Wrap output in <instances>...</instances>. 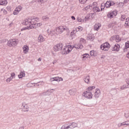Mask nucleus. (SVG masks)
Listing matches in <instances>:
<instances>
[{"mask_svg":"<svg viewBox=\"0 0 129 129\" xmlns=\"http://www.w3.org/2000/svg\"><path fill=\"white\" fill-rule=\"evenodd\" d=\"M3 12H4V15H7V12L6 10H4Z\"/></svg>","mask_w":129,"mask_h":129,"instance_id":"nucleus-52","label":"nucleus"},{"mask_svg":"<svg viewBox=\"0 0 129 129\" xmlns=\"http://www.w3.org/2000/svg\"><path fill=\"white\" fill-rule=\"evenodd\" d=\"M8 4L7 0H0V6H6Z\"/></svg>","mask_w":129,"mask_h":129,"instance_id":"nucleus-25","label":"nucleus"},{"mask_svg":"<svg viewBox=\"0 0 129 129\" xmlns=\"http://www.w3.org/2000/svg\"><path fill=\"white\" fill-rule=\"evenodd\" d=\"M42 95H43L44 96H46L47 95H49V94H48V92L46 91V92L42 93Z\"/></svg>","mask_w":129,"mask_h":129,"instance_id":"nucleus-41","label":"nucleus"},{"mask_svg":"<svg viewBox=\"0 0 129 129\" xmlns=\"http://www.w3.org/2000/svg\"><path fill=\"white\" fill-rule=\"evenodd\" d=\"M19 13H20L19 11H18L17 10L15 9V11L13 12V15H18Z\"/></svg>","mask_w":129,"mask_h":129,"instance_id":"nucleus-39","label":"nucleus"},{"mask_svg":"<svg viewBox=\"0 0 129 129\" xmlns=\"http://www.w3.org/2000/svg\"><path fill=\"white\" fill-rule=\"evenodd\" d=\"M38 3H39L40 5H42V4H44V0H37Z\"/></svg>","mask_w":129,"mask_h":129,"instance_id":"nucleus-42","label":"nucleus"},{"mask_svg":"<svg viewBox=\"0 0 129 129\" xmlns=\"http://www.w3.org/2000/svg\"><path fill=\"white\" fill-rule=\"evenodd\" d=\"M11 24H12V23H11V24H10V26H11Z\"/></svg>","mask_w":129,"mask_h":129,"instance_id":"nucleus-62","label":"nucleus"},{"mask_svg":"<svg viewBox=\"0 0 129 129\" xmlns=\"http://www.w3.org/2000/svg\"><path fill=\"white\" fill-rule=\"evenodd\" d=\"M72 20H75V17L72 16Z\"/></svg>","mask_w":129,"mask_h":129,"instance_id":"nucleus-55","label":"nucleus"},{"mask_svg":"<svg viewBox=\"0 0 129 129\" xmlns=\"http://www.w3.org/2000/svg\"><path fill=\"white\" fill-rule=\"evenodd\" d=\"M129 2V0H124V4H127V2Z\"/></svg>","mask_w":129,"mask_h":129,"instance_id":"nucleus-53","label":"nucleus"},{"mask_svg":"<svg viewBox=\"0 0 129 129\" xmlns=\"http://www.w3.org/2000/svg\"><path fill=\"white\" fill-rule=\"evenodd\" d=\"M75 92H76V89H71L69 91V93L70 95H74V94H75Z\"/></svg>","mask_w":129,"mask_h":129,"instance_id":"nucleus-22","label":"nucleus"},{"mask_svg":"<svg viewBox=\"0 0 129 129\" xmlns=\"http://www.w3.org/2000/svg\"><path fill=\"white\" fill-rule=\"evenodd\" d=\"M110 41H113L115 40L117 43L120 42V38L118 35H113L110 38Z\"/></svg>","mask_w":129,"mask_h":129,"instance_id":"nucleus-10","label":"nucleus"},{"mask_svg":"<svg viewBox=\"0 0 129 129\" xmlns=\"http://www.w3.org/2000/svg\"><path fill=\"white\" fill-rule=\"evenodd\" d=\"M8 79H10V81H12V79H13V78H12V77L9 78Z\"/></svg>","mask_w":129,"mask_h":129,"instance_id":"nucleus-57","label":"nucleus"},{"mask_svg":"<svg viewBox=\"0 0 129 129\" xmlns=\"http://www.w3.org/2000/svg\"><path fill=\"white\" fill-rule=\"evenodd\" d=\"M120 20L121 21H124V20H125V15H121Z\"/></svg>","mask_w":129,"mask_h":129,"instance_id":"nucleus-38","label":"nucleus"},{"mask_svg":"<svg viewBox=\"0 0 129 129\" xmlns=\"http://www.w3.org/2000/svg\"><path fill=\"white\" fill-rule=\"evenodd\" d=\"M3 43V40H0V44H2Z\"/></svg>","mask_w":129,"mask_h":129,"instance_id":"nucleus-59","label":"nucleus"},{"mask_svg":"<svg viewBox=\"0 0 129 129\" xmlns=\"http://www.w3.org/2000/svg\"><path fill=\"white\" fill-rule=\"evenodd\" d=\"M128 122H129V121H128ZM128 123H129V122H128Z\"/></svg>","mask_w":129,"mask_h":129,"instance_id":"nucleus-64","label":"nucleus"},{"mask_svg":"<svg viewBox=\"0 0 129 129\" xmlns=\"http://www.w3.org/2000/svg\"><path fill=\"white\" fill-rule=\"evenodd\" d=\"M38 61H42V58H38Z\"/></svg>","mask_w":129,"mask_h":129,"instance_id":"nucleus-56","label":"nucleus"},{"mask_svg":"<svg viewBox=\"0 0 129 129\" xmlns=\"http://www.w3.org/2000/svg\"><path fill=\"white\" fill-rule=\"evenodd\" d=\"M110 47V45H109V43L105 42L101 45V49L103 51H108V49H109Z\"/></svg>","mask_w":129,"mask_h":129,"instance_id":"nucleus-8","label":"nucleus"},{"mask_svg":"<svg viewBox=\"0 0 129 129\" xmlns=\"http://www.w3.org/2000/svg\"><path fill=\"white\" fill-rule=\"evenodd\" d=\"M16 10H17V11L18 12H21V11H22V9H23V7H22V6H18V7L17 8H16Z\"/></svg>","mask_w":129,"mask_h":129,"instance_id":"nucleus-36","label":"nucleus"},{"mask_svg":"<svg viewBox=\"0 0 129 129\" xmlns=\"http://www.w3.org/2000/svg\"><path fill=\"white\" fill-rule=\"evenodd\" d=\"M18 43H19L18 39H11L8 41L7 45L9 47H13L17 46V45H18Z\"/></svg>","mask_w":129,"mask_h":129,"instance_id":"nucleus-7","label":"nucleus"},{"mask_svg":"<svg viewBox=\"0 0 129 129\" xmlns=\"http://www.w3.org/2000/svg\"><path fill=\"white\" fill-rule=\"evenodd\" d=\"M76 29L78 32H81V31L83 30V28L81 26H79L78 28H76Z\"/></svg>","mask_w":129,"mask_h":129,"instance_id":"nucleus-34","label":"nucleus"},{"mask_svg":"<svg viewBox=\"0 0 129 129\" xmlns=\"http://www.w3.org/2000/svg\"><path fill=\"white\" fill-rule=\"evenodd\" d=\"M37 86H40L41 85V82H39L37 83H36Z\"/></svg>","mask_w":129,"mask_h":129,"instance_id":"nucleus-50","label":"nucleus"},{"mask_svg":"<svg viewBox=\"0 0 129 129\" xmlns=\"http://www.w3.org/2000/svg\"><path fill=\"white\" fill-rule=\"evenodd\" d=\"M116 6H117V7L120 8L121 7H123V3H114V2H113L112 1H107L106 3L104 4V8H110V7H115Z\"/></svg>","mask_w":129,"mask_h":129,"instance_id":"nucleus-4","label":"nucleus"},{"mask_svg":"<svg viewBox=\"0 0 129 129\" xmlns=\"http://www.w3.org/2000/svg\"><path fill=\"white\" fill-rule=\"evenodd\" d=\"M6 81H7V82H8V83H9L11 82V79L8 78V79L6 80Z\"/></svg>","mask_w":129,"mask_h":129,"instance_id":"nucleus-51","label":"nucleus"},{"mask_svg":"<svg viewBox=\"0 0 129 129\" xmlns=\"http://www.w3.org/2000/svg\"><path fill=\"white\" fill-rule=\"evenodd\" d=\"M95 89V86H90L88 88V90L83 93V96H84L88 99H91L93 96V90Z\"/></svg>","mask_w":129,"mask_h":129,"instance_id":"nucleus-3","label":"nucleus"},{"mask_svg":"<svg viewBox=\"0 0 129 129\" xmlns=\"http://www.w3.org/2000/svg\"><path fill=\"white\" fill-rule=\"evenodd\" d=\"M74 47H75L74 45L72 46L71 45L66 46L61 52L62 55H67V54H69V53L72 51Z\"/></svg>","mask_w":129,"mask_h":129,"instance_id":"nucleus-5","label":"nucleus"},{"mask_svg":"<svg viewBox=\"0 0 129 129\" xmlns=\"http://www.w3.org/2000/svg\"><path fill=\"white\" fill-rule=\"evenodd\" d=\"M87 40H90V41H93L94 40V36L92 34H89L87 36Z\"/></svg>","mask_w":129,"mask_h":129,"instance_id":"nucleus-26","label":"nucleus"},{"mask_svg":"<svg viewBox=\"0 0 129 129\" xmlns=\"http://www.w3.org/2000/svg\"><path fill=\"white\" fill-rule=\"evenodd\" d=\"M119 48H120V46L118 44H116L114 45V47L112 48V51L113 52H117L119 51Z\"/></svg>","mask_w":129,"mask_h":129,"instance_id":"nucleus-15","label":"nucleus"},{"mask_svg":"<svg viewBox=\"0 0 129 129\" xmlns=\"http://www.w3.org/2000/svg\"><path fill=\"white\" fill-rule=\"evenodd\" d=\"M121 125H126V123L125 122L121 123Z\"/></svg>","mask_w":129,"mask_h":129,"instance_id":"nucleus-49","label":"nucleus"},{"mask_svg":"<svg viewBox=\"0 0 129 129\" xmlns=\"http://www.w3.org/2000/svg\"><path fill=\"white\" fill-rule=\"evenodd\" d=\"M43 21H44V22H47L48 21V20H50V19L49 18V17L48 16H43L42 18Z\"/></svg>","mask_w":129,"mask_h":129,"instance_id":"nucleus-30","label":"nucleus"},{"mask_svg":"<svg viewBox=\"0 0 129 129\" xmlns=\"http://www.w3.org/2000/svg\"><path fill=\"white\" fill-rule=\"evenodd\" d=\"M125 22H128V24H129V21L126 20Z\"/></svg>","mask_w":129,"mask_h":129,"instance_id":"nucleus-60","label":"nucleus"},{"mask_svg":"<svg viewBox=\"0 0 129 129\" xmlns=\"http://www.w3.org/2000/svg\"><path fill=\"white\" fill-rule=\"evenodd\" d=\"M126 82L127 83L126 85H123L121 86L120 88V90H124V89H126V88H128L129 86V80H126Z\"/></svg>","mask_w":129,"mask_h":129,"instance_id":"nucleus-17","label":"nucleus"},{"mask_svg":"<svg viewBox=\"0 0 129 129\" xmlns=\"http://www.w3.org/2000/svg\"><path fill=\"white\" fill-rule=\"evenodd\" d=\"M23 51L25 53V54H27V53H28V52H29V46H28L27 45H24L23 47Z\"/></svg>","mask_w":129,"mask_h":129,"instance_id":"nucleus-20","label":"nucleus"},{"mask_svg":"<svg viewBox=\"0 0 129 129\" xmlns=\"http://www.w3.org/2000/svg\"><path fill=\"white\" fill-rule=\"evenodd\" d=\"M56 62V61H53V64H55V62Z\"/></svg>","mask_w":129,"mask_h":129,"instance_id":"nucleus-61","label":"nucleus"},{"mask_svg":"<svg viewBox=\"0 0 129 129\" xmlns=\"http://www.w3.org/2000/svg\"><path fill=\"white\" fill-rule=\"evenodd\" d=\"M90 55L91 56H96V51L95 50L90 51Z\"/></svg>","mask_w":129,"mask_h":129,"instance_id":"nucleus-31","label":"nucleus"},{"mask_svg":"<svg viewBox=\"0 0 129 129\" xmlns=\"http://www.w3.org/2000/svg\"><path fill=\"white\" fill-rule=\"evenodd\" d=\"M87 2V0H79L80 4H85Z\"/></svg>","mask_w":129,"mask_h":129,"instance_id":"nucleus-40","label":"nucleus"},{"mask_svg":"<svg viewBox=\"0 0 129 129\" xmlns=\"http://www.w3.org/2000/svg\"><path fill=\"white\" fill-rule=\"evenodd\" d=\"M58 80H59V77L51 78L50 79V81H51V82H53V81H57V82H58Z\"/></svg>","mask_w":129,"mask_h":129,"instance_id":"nucleus-29","label":"nucleus"},{"mask_svg":"<svg viewBox=\"0 0 129 129\" xmlns=\"http://www.w3.org/2000/svg\"><path fill=\"white\" fill-rule=\"evenodd\" d=\"M26 74H25V72H21L20 74L18 75V77L20 79L21 78H23V77H25V76Z\"/></svg>","mask_w":129,"mask_h":129,"instance_id":"nucleus-28","label":"nucleus"},{"mask_svg":"<svg viewBox=\"0 0 129 129\" xmlns=\"http://www.w3.org/2000/svg\"><path fill=\"white\" fill-rule=\"evenodd\" d=\"M125 122H126V125H129V123H128L129 121H125Z\"/></svg>","mask_w":129,"mask_h":129,"instance_id":"nucleus-54","label":"nucleus"},{"mask_svg":"<svg viewBox=\"0 0 129 129\" xmlns=\"http://www.w3.org/2000/svg\"><path fill=\"white\" fill-rule=\"evenodd\" d=\"M111 92V93H113V95H114V94H116V93H117L116 89H115V88L112 89Z\"/></svg>","mask_w":129,"mask_h":129,"instance_id":"nucleus-33","label":"nucleus"},{"mask_svg":"<svg viewBox=\"0 0 129 129\" xmlns=\"http://www.w3.org/2000/svg\"><path fill=\"white\" fill-rule=\"evenodd\" d=\"M47 31L48 32V31H49V30H47Z\"/></svg>","mask_w":129,"mask_h":129,"instance_id":"nucleus-63","label":"nucleus"},{"mask_svg":"<svg viewBox=\"0 0 129 129\" xmlns=\"http://www.w3.org/2000/svg\"><path fill=\"white\" fill-rule=\"evenodd\" d=\"M63 81V79L61 77H58V82Z\"/></svg>","mask_w":129,"mask_h":129,"instance_id":"nucleus-48","label":"nucleus"},{"mask_svg":"<svg viewBox=\"0 0 129 129\" xmlns=\"http://www.w3.org/2000/svg\"><path fill=\"white\" fill-rule=\"evenodd\" d=\"M89 20V17H85L84 20L82 19L81 18L79 17H77V21L78 22H80L81 23H83L84 22H87Z\"/></svg>","mask_w":129,"mask_h":129,"instance_id":"nucleus-18","label":"nucleus"},{"mask_svg":"<svg viewBox=\"0 0 129 129\" xmlns=\"http://www.w3.org/2000/svg\"><path fill=\"white\" fill-rule=\"evenodd\" d=\"M69 29L66 26H60L55 28V30H50L49 35L50 36H58L60 34H62L64 31H68Z\"/></svg>","mask_w":129,"mask_h":129,"instance_id":"nucleus-2","label":"nucleus"},{"mask_svg":"<svg viewBox=\"0 0 129 129\" xmlns=\"http://www.w3.org/2000/svg\"><path fill=\"white\" fill-rule=\"evenodd\" d=\"M100 96V90L99 89H96L95 92L94 94V97L98 98Z\"/></svg>","mask_w":129,"mask_h":129,"instance_id":"nucleus-14","label":"nucleus"},{"mask_svg":"<svg viewBox=\"0 0 129 129\" xmlns=\"http://www.w3.org/2000/svg\"><path fill=\"white\" fill-rule=\"evenodd\" d=\"M127 58H129V52L127 54Z\"/></svg>","mask_w":129,"mask_h":129,"instance_id":"nucleus-58","label":"nucleus"},{"mask_svg":"<svg viewBox=\"0 0 129 129\" xmlns=\"http://www.w3.org/2000/svg\"><path fill=\"white\" fill-rule=\"evenodd\" d=\"M22 110L24 112L29 111V106L25 104V103H22Z\"/></svg>","mask_w":129,"mask_h":129,"instance_id":"nucleus-16","label":"nucleus"},{"mask_svg":"<svg viewBox=\"0 0 129 129\" xmlns=\"http://www.w3.org/2000/svg\"><path fill=\"white\" fill-rule=\"evenodd\" d=\"M38 41L39 43H42V42H44V41H45V39L43 37V36L40 35L38 37Z\"/></svg>","mask_w":129,"mask_h":129,"instance_id":"nucleus-21","label":"nucleus"},{"mask_svg":"<svg viewBox=\"0 0 129 129\" xmlns=\"http://www.w3.org/2000/svg\"><path fill=\"white\" fill-rule=\"evenodd\" d=\"M52 90H53V91H55V89H49L47 91L48 95H50L51 93H52L53 91Z\"/></svg>","mask_w":129,"mask_h":129,"instance_id":"nucleus-32","label":"nucleus"},{"mask_svg":"<svg viewBox=\"0 0 129 129\" xmlns=\"http://www.w3.org/2000/svg\"><path fill=\"white\" fill-rule=\"evenodd\" d=\"M15 76H16V74H15V73H12L11 74V77L12 78H15Z\"/></svg>","mask_w":129,"mask_h":129,"instance_id":"nucleus-43","label":"nucleus"},{"mask_svg":"<svg viewBox=\"0 0 129 129\" xmlns=\"http://www.w3.org/2000/svg\"><path fill=\"white\" fill-rule=\"evenodd\" d=\"M68 128H72L71 125H70V123L69 124H66L64 125H63L61 127V129H68Z\"/></svg>","mask_w":129,"mask_h":129,"instance_id":"nucleus-19","label":"nucleus"},{"mask_svg":"<svg viewBox=\"0 0 129 129\" xmlns=\"http://www.w3.org/2000/svg\"><path fill=\"white\" fill-rule=\"evenodd\" d=\"M77 30L76 29V28L75 29V30H74L72 32H71V35L73 36V35H75V34H76L77 33Z\"/></svg>","mask_w":129,"mask_h":129,"instance_id":"nucleus-35","label":"nucleus"},{"mask_svg":"<svg viewBox=\"0 0 129 129\" xmlns=\"http://www.w3.org/2000/svg\"><path fill=\"white\" fill-rule=\"evenodd\" d=\"M128 49H129V41H127L125 43V48H124V52H126Z\"/></svg>","mask_w":129,"mask_h":129,"instance_id":"nucleus-23","label":"nucleus"},{"mask_svg":"<svg viewBox=\"0 0 129 129\" xmlns=\"http://www.w3.org/2000/svg\"><path fill=\"white\" fill-rule=\"evenodd\" d=\"M116 15H117L116 11H112L107 14V17L109 19H112V18H114Z\"/></svg>","mask_w":129,"mask_h":129,"instance_id":"nucleus-11","label":"nucleus"},{"mask_svg":"<svg viewBox=\"0 0 129 129\" xmlns=\"http://www.w3.org/2000/svg\"><path fill=\"white\" fill-rule=\"evenodd\" d=\"M70 124L71 125V127L72 128H74L75 127H77L78 124L77 123H75L74 122H72L71 123H70Z\"/></svg>","mask_w":129,"mask_h":129,"instance_id":"nucleus-24","label":"nucleus"},{"mask_svg":"<svg viewBox=\"0 0 129 129\" xmlns=\"http://www.w3.org/2000/svg\"><path fill=\"white\" fill-rule=\"evenodd\" d=\"M83 80L87 84H90V76L89 75L84 77Z\"/></svg>","mask_w":129,"mask_h":129,"instance_id":"nucleus-13","label":"nucleus"},{"mask_svg":"<svg viewBox=\"0 0 129 129\" xmlns=\"http://www.w3.org/2000/svg\"><path fill=\"white\" fill-rule=\"evenodd\" d=\"M85 10H86V11H87L88 10V9H90V6H88L87 7H85Z\"/></svg>","mask_w":129,"mask_h":129,"instance_id":"nucleus-47","label":"nucleus"},{"mask_svg":"<svg viewBox=\"0 0 129 129\" xmlns=\"http://www.w3.org/2000/svg\"><path fill=\"white\" fill-rule=\"evenodd\" d=\"M37 18L35 19H28L23 20L22 24L23 25H25V26H28L26 27H24L21 29V31H25V30H31L32 29H36L38 28L37 23H35V22L37 21Z\"/></svg>","mask_w":129,"mask_h":129,"instance_id":"nucleus-1","label":"nucleus"},{"mask_svg":"<svg viewBox=\"0 0 129 129\" xmlns=\"http://www.w3.org/2000/svg\"><path fill=\"white\" fill-rule=\"evenodd\" d=\"M36 25H37V28H39V27H41V26H42V23H36Z\"/></svg>","mask_w":129,"mask_h":129,"instance_id":"nucleus-45","label":"nucleus"},{"mask_svg":"<svg viewBox=\"0 0 129 129\" xmlns=\"http://www.w3.org/2000/svg\"><path fill=\"white\" fill-rule=\"evenodd\" d=\"M124 115H125V117H126V118H127V117H128V116H129V114H128V113H124Z\"/></svg>","mask_w":129,"mask_h":129,"instance_id":"nucleus-46","label":"nucleus"},{"mask_svg":"<svg viewBox=\"0 0 129 129\" xmlns=\"http://www.w3.org/2000/svg\"><path fill=\"white\" fill-rule=\"evenodd\" d=\"M89 57V54L88 53H86L83 55V59L84 58H88Z\"/></svg>","mask_w":129,"mask_h":129,"instance_id":"nucleus-37","label":"nucleus"},{"mask_svg":"<svg viewBox=\"0 0 129 129\" xmlns=\"http://www.w3.org/2000/svg\"><path fill=\"white\" fill-rule=\"evenodd\" d=\"M126 21H129V17L127 19H126ZM125 25H126V26H129V24L128 22H125Z\"/></svg>","mask_w":129,"mask_h":129,"instance_id":"nucleus-44","label":"nucleus"},{"mask_svg":"<svg viewBox=\"0 0 129 129\" xmlns=\"http://www.w3.org/2000/svg\"><path fill=\"white\" fill-rule=\"evenodd\" d=\"M95 5H96V3H93V6H92L93 11L94 13H99V12H100V9H99V7H98V6H94Z\"/></svg>","mask_w":129,"mask_h":129,"instance_id":"nucleus-12","label":"nucleus"},{"mask_svg":"<svg viewBox=\"0 0 129 129\" xmlns=\"http://www.w3.org/2000/svg\"><path fill=\"white\" fill-rule=\"evenodd\" d=\"M100 27V24L99 23L96 24L94 26V29L95 31H98L99 28Z\"/></svg>","mask_w":129,"mask_h":129,"instance_id":"nucleus-27","label":"nucleus"},{"mask_svg":"<svg viewBox=\"0 0 129 129\" xmlns=\"http://www.w3.org/2000/svg\"><path fill=\"white\" fill-rule=\"evenodd\" d=\"M62 47L63 44L59 43L53 47V50L55 51V52H57V51H61V50H62Z\"/></svg>","mask_w":129,"mask_h":129,"instance_id":"nucleus-9","label":"nucleus"},{"mask_svg":"<svg viewBox=\"0 0 129 129\" xmlns=\"http://www.w3.org/2000/svg\"><path fill=\"white\" fill-rule=\"evenodd\" d=\"M80 44H75L74 45L75 48H76L77 50H78V49H83V45H82V44H86V40L81 38L80 39Z\"/></svg>","mask_w":129,"mask_h":129,"instance_id":"nucleus-6","label":"nucleus"}]
</instances>
